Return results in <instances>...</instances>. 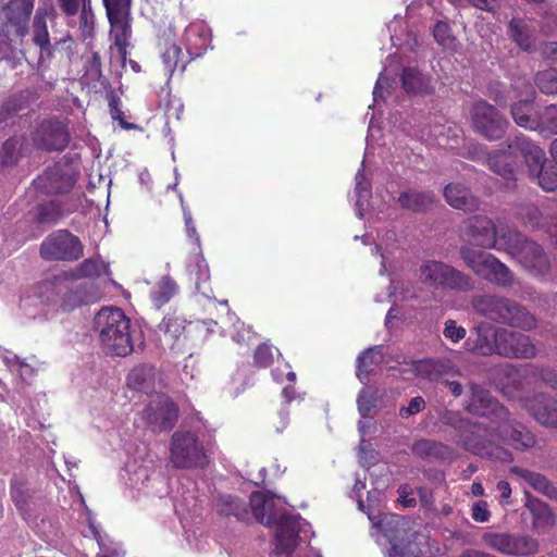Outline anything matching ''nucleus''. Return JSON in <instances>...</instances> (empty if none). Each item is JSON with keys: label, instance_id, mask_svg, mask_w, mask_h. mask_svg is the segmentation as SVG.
<instances>
[{"label": "nucleus", "instance_id": "nucleus-1", "mask_svg": "<svg viewBox=\"0 0 557 557\" xmlns=\"http://www.w3.org/2000/svg\"><path fill=\"white\" fill-rule=\"evenodd\" d=\"M473 416L487 418L494 425L495 437L519 451L534 447L535 435L522 424L513 420L508 408L498 398L492 397L488 391L471 384V397L466 406Z\"/></svg>", "mask_w": 557, "mask_h": 557}, {"label": "nucleus", "instance_id": "nucleus-2", "mask_svg": "<svg viewBox=\"0 0 557 557\" xmlns=\"http://www.w3.org/2000/svg\"><path fill=\"white\" fill-rule=\"evenodd\" d=\"M456 430V443L466 451L492 460L510 462L513 454L504 446L495 444L491 436H495L494 426L488 428L481 422L468 420V418L454 417L447 422Z\"/></svg>", "mask_w": 557, "mask_h": 557}, {"label": "nucleus", "instance_id": "nucleus-3", "mask_svg": "<svg viewBox=\"0 0 557 557\" xmlns=\"http://www.w3.org/2000/svg\"><path fill=\"white\" fill-rule=\"evenodd\" d=\"M95 329L107 352L127 356L134 351L132 320L120 308H102L94 318Z\"/></svg>", "mask_w": 557, "mask_h": 557}, {"label": "nucleus", "instance_id": "nucleus-4", "mask_svg": "<svg viewBox=\"0 0 557 557\" xmlns=\"http://www.w3.org/2000/svg\"><path fill=\"white\" fill-rule=\"evenodd\" d=\"M421 284L434 289L470 292L474 287L471 276L458 268L436 259L421 262L417 271Z\"/></svg>", "mask_w": 557, "mask_h": 557}, {"label": "nucleus", "instance_id": "nucleus-5", "mask_svg": "<svg viewBox=\"0 0 557 557\" xmlns=\"http://www.w3.org/2000/svg\"><path fill=\"white\" fill-rule=\"evenodd\" d=\"M459 252L467 267L479 277L502 287H511L515 283L512 271L493 253L476 250L469 245L461 246Z\"/></svg>", "mask_w": 557, "mask_h": 557}, {"label": "nucleus", "instance_id": "nucleus-6", "mask_svg": "<svg viewBox=\"0 0 557 557\" xmlns=\"http://www.w3.org/2000/svg\"><path fill=\"white\" fill-rule=\"evenodd\" d=\"M170 461L176 469L203 468L209 465L208 455L198 435L181 430L172 434Z\"/></svg>", "mask_w": 557, "mask_h": 557}, {"label": "nucleus", "instance_id": "nucleus-7", "mask_svg": "<svg viewBox=\"0 0 557 557\" xmlns=\"http://www.w3.org/2000/svg\"><path fill=\"white\" fill-rule=\"evenodd\" d=\"M30 139L38 151L63 152L71 141L69 124L59 117H44L34 127Z\"/></svg>", "mask_w": 557, "mask_h": 557}, {"label": "nucleus", "instance_id": "nucleus-8", "mask_svg": "<svg viewBox=\"0 0 557 557\" xmlns=\"http://www.w3.org/2000/svg\"><path fill=\"white\" fill-rule=\"evenodd\" d=\"M39 253L48 261H75L83 257L84 246L78 236L61 228L45 237Z\"/></svg>", "mask_w": 557, "mask_h": 557}, {"label": "nucleus", "instance_id": "nucleus-9", "mask_svg": "<svg viewBox=\"0 0 557 557\" xmlns=\"http://www.w3.org/2000/svg\"><path fill=\"white\" fill-rule=\"evenodd\" d=\"M505 237L512 242L509 252L529 272L537 275L549 273L550 264L547 255L536 242L522 238L519 233L515 232H508Z\"/></svg>", "mask_w": 557, "mask_h": 557}, {"label": "nucleus", "instance_id": "nucleus-10", "mask_svg": "<svg viewBox=\"0 0 557 557\" xmlns=\"http://www.w3.org/2000/svg\"><path fill=\"white\" fill-rule=\"evenodd\" d=\"M470 114L475 132L485 139L498 140L504 137L508 121L492 103L476 101L472 104Z\"/></svg>", "mask_w": 557, "mask_h": 557}, {"label": "nucleus", "instance_id": "nucleus-11", "mask_svg": "<svg viewBox=\"0 0 557 557\" xmlns=\"http://www.w3.org/2000/svg\"><path fill=\"white\" fill-rule=\"evenodd\" d=\"M482 541L487 547L503 555L531 556L539 552L537 540L528 534L485 533Z\"/></svg>", "mask_w": 557, "mask_h": 557}, {"label": "nucleus", "instance_id": "nucleus-12", "mask_svg": "<svg viewBox=\"0 0 557 557\" xmlns=\"http://www.w3.org/2000/svg\"><path fill=\"white\" fill-rule=\"evenodd\" d=\"M537 352L530 335L497 327V355L508 359H534Z\"/></svg>", "mask_w": 557, "mask_h": 557}, {"label": "nucleus", "instance_id": "nucleus-13", "mask_svg": "<svg viewBox=\"0 0 557 557\" xmlns=\"http://www.w3.org/2000/svg\"><path fill=\"white\" fill-rule=\"evenodd\" d=\"M35 0H9L1 8V14L4 16V21L0 25L2 33H5L7 36H26Z\"/></svg>", "mask_w": 557, "mask_h": 557}, {"label": "nucleus", "instance_id": "nucleus-14", "mask_svg": "<svg viewBox=\"0 0 557 557\" xmlns=\"http://www.w3.org/2000/svg\"><path fill=\"white\" fill-rule=\"evenodd\" d=\"M141 417L153 433H161V431L174 428L177 422L178 408L170 397H159L146 405Z\"/></svg>", "mask_w": 557, "mask_h": 557}, {"label": "nucleus", "instance_id": "nucleus-15", "mask_svg": "<svg viewBox=\"0 0 557 557\" xmlns=\"http://www.w3.org/2000/svg\"><path fill=\"white\" fill-rule=\"evenodd\" d=\"M274 553L292 555L298 546L300 533V517L296 515H281L274 521Z\"/></svg>", "mask_w": 557, "mask_h": 557}, {"label": "nucleus", "instance_id": "nucleus-16", "mask_svg": "<svg viewBox=\"0 0 557 557\" xmlns=\"http://www.w3.org/2000/svg\"><path fill=\"white\" fill-rule=\"evenodd\" d=\"M164 338L177 352L184 351L193 341L195 324L177 314H166L159 324Z\"/></svg>", "mask_w": 557, "mask_h": 557}, {"label": "nucleus", "instance_id": "nucleus-17", "mask_svg": "<svg viewBox=\"0 0 557 557\" xmlns=\"http://www.w3.org/2000/svg\"><path fill=\"white\" fill-rule=\"evenodd\" d=\"M35 189L42 195H64L75 186V178L72 174L63 172L60 165L48 166L42 174H39L33 182Z\"/></svg>", "mask_w": 557, "mask_h": 557}, {"label": "nucleus", "instance_id": "nucleus-18", "mask_svg": "<svg viewBox=\"0 0 557 557\" xmlns=\"http://www.w3.org/2000/svg\"><path fill=\"white\" fill-rule=\"evenodd\" d=\"M463 233L472 243L482 248L496 247L497 227L487 215H472L463 222Z\"/></svg>", "mask_w": 557, "mask_h": 557}, {"label": "nucleus", "instance_id": "nucleus-19", "mask_svg": "<svg viewBox=\"0 0 557 557\" xmlns=\"http://www.w3.org/2000/svg\"><path fill=\"white\" fill-rule=\"evenodd\" d=\"M524 407L535 421L544 426L557 428V400L543 394L528 398Z\"/></svg>", "mask_w": 557, "mask_h": 557}, {"label": "nucleus", "instance_id": "nucleus-20", "mask_svg": "<svg viewBox=\"0 0 557 557\" xmlns=\"http://www.w3.org/2000/svg\"><path fill=\"white\" fill-rule=\"evenodd\" d=\"M183 39L189 58L196 59L207 52L211 41V33L206 23L191 22L185 28Z\"/></svg>", "mask_w": 557, "mask_h": 557}, {"label": "nucleus", "instance_id": "nucleus-21", "mask_svg": "<svg viewBox=\"0 0 557 557\" xmlns=\"http://www.w3.org/2000/svg\"><path fill=\"white\" fill-rule=\"evenodd\" d=\"M509 148L519 152L529 168L530 176L534 178L542 163L546 161L543 148L523 134L516 136L509 144Z\"/></svg>", "mask_w": 557, "mask_h": 557}, {"label": "nucleus", "instance_id": "nucleus-22", "mask_svg": "<svg viewBox=\"0 0 557 557\" xmlns=\"http://www.w3.org/2000/svg\"><path fill=\"white\" fill-rule=\"evenodd\" d=\"M504 324L513 329L532 331L537 327L539 320L524 305L507 297Z\"/></svg>", "mask_w": 557, "mask_h": 557}, {"label": "nucleus", "instance_id": "nucleus-23", "mask_svg": "<svg viewBox=\"0 0 557 557\" xmlns=\"http://www.w3.org/2000/svg\"><path fill=\"white\" fill-rule=\"evenodd\" d=\"M506 299L507 297L498 295L476 296L472 300V308L476 314L504 324Z\"/></svg>", "mask_w": 557, "mask_h": 557}, {"label": "nucleus", "instance_id": "nucleus-24", "mask_svg": "<svg viewBox=\"0 0 557 557\" xmlns=\"http://www.w3.org/2000/svg\"><path fill=\"white\" fill-rule=\"evenodd\" d=\"M506 299L507 297L498 295L476 296L472 300V308L476 314L504 324Z\"/></svg>", "mask_w": 557, "mask_h": 557}, {"label": "nucleus", "instance_id": "nucleus-25", "mask_svg": "<svg viewBox=\"0 0 557 557\" xmlns=\"http://www.w3.org/2000/svg\"><path fill=\"white\" fill-rule=\"evenodd\" d=\"M507 34L522 51H534L536 40L534 29L524 17L512 16L507 23Z\"/></svg>", "mask_w": 557, "mask_h": 557}, {"label": "nucleus", "instance_id": "nucleus-26", "mask_svg": "<svg viewBox=\"0 0 557 557\" xmlns=\"http://www.w3.org/2000/svg\"><path fill=\"white\" fill-rule=\"evenodd\" d=\"M444 196L451 208L463 211H476L480 208L479 198L466 185L450 183L445 186Z\"/></svg>", "mask_w": 557, "mask_h": 557}, {"label": "nucleus", "instance_id": "nucleus-27", "mask_svg": "<svg viewBox=\"0 0 557 557\" xmlns=\"http://www.w3.org/2000/svg\"><path fill=\"white\" fill-rule=\"evenodd\" d=\"M249 506L257 521L272 527L275 523L274 497L269 492L255 491L249 497Z\"/></svg>", "mask_w": 557, "mask_h": 557}, {"label": "nucleus", "instance_id": "nucleus-28", "mask_svg": "<svg viewBox=\"0 0 557 557\" xmlns=\"http://www.w3.org/2000/svg\"><path fill=\"white\" fill-rule=\"evenodd\" d=\"M187 270L195 282L198 292L205 297H211L213 289L211 288L209 264L201 252L193 253L188 260Z\"/></svg>", "mask_w": 557, "mask_h": 557}, {"label": "nucleus", "instance_id": "nucleus-29", "mask_svg": "<svg viewBox=\"0 0 557 557\" xmlns=\"http://www.w3.org/2000/svg\"><path fill=\"white\" fill-rule=\"evenodd\" d=\"M412 453L421 459L431 461H444L453 458L454 450L450 446L435 440L414 441Z\"/></svg>", "mask_w": 557, "mask_h": 557}, {"label": "nucleus", "instance_id": "nucleus-30", "mask_svg": "<svg viewBox=\"0 0 557 557\" xmlns=\"http://www.w3.org/2000/svg\"><path fill=\"white\" fill-rule=\"evenodd\" d=\"M510 472L522 479L525 483H528L534 491H537L542 495L557 499V488L555 484H553L549 479H547L543 473L534 472L527 470V468L513 466L510 468Z\"/></svg>", "mask_w": 557, "mask_h": 557}, {"label": "nucleus", "instance_id": "nucleus-31", "mask_svg": "<svg viewBox=\"0 0 557 557\" xmlns=\"http://www.w3.org/2000/svg\"><path fill=\"white\" fill-rule=\"evenodd\" d=\"M515 150L494 151L487 154V164L490 169L505 178L508 185H513L516 182V168L513 161Z\"/></svg>", "mask_w": 557, "mask_h": 557}, {"label": "nucleus", "instance_id": "nucleus-32", "mask_svg": "<svg viewBox=\"0 0 557 557\" xmlns=\"http://www.w3.org/2000/svg\"><path fill=\"white\" fill-rule=\"evenodd\" d=\"M218 516L234 517L238 521H248L250 511L248 504L233 495H219L214 505Z\"/></svg>", "mask_w": 557, "mask_h": 557}, {"label": "nucleus", "instance_id": "nucleus-33", "mask_svg": "<svg viewBox=\"0 0 557 557\" xmlns=\"http://www.w3.org/2000/svg\"><path fill=\"white\" fill-rule=\"evenodd\" d=\"M527 507L532 515V527L534 530H547L555 524V516L548 504L531 496L530 492H525Z\"/></svg>", "mask_w": 557, "mask_h": 557}, {"label": "nucleus", "instance_id": "nucleus-34", "mask_svg": "<svg viewBox=\"0 0 557 557\" xmlns=\"http://www.w3.org/2000/svg\"><path fill=\"white\" fill-rule=\"evenodd\" d=\"M451 363L446 360L423 359L412 361L416 376L430 381H440L451 370Z\"/></svg>", "mask_w": 557, "mask_h": 557}, {"label": "nucleus", "instance_id": "nucleus-35", "mask_svg": "<svg viewBox=\"0 0 557 557\" xmlns=\"http://www.w3.org/2000/svg\"><path fill=\"white\" fill-rule=\"evenodd\" d=\"M398 202L406 210L425 212L435 202V196L430 190L408 189L399 193Z\"/></svg>", "mask_w": 557, "mask_h": 557}, {"label": "nucleus", "instance_id": "nucleus-36", "mask_svg": "<svg viewBox=\"0 0 557 557\" xmlns=\"http://www.w3.org/2000/svg\"><path fill=\"white\" fill-rule=\"evenodd\" d=\"M75 209H65L64 203L59 200L40 202L36 207L35 221L39 224L52 225Z\"/></svg>", "mask_w": 557, "mask_h": 557}, {"label": "nucleus", "instance_id": "nucleus-37", "mask_svg": "<svg viewBox=\"0 0 557 557\" xmlns=\"http://www.w3.org/2000/svg\"><path fill=\"white\" fill-rule=\"evenodd\" d=\"M26 145L24 135H12L1 145L0 166L11 168L17 165L23 156V148Z\"/></svg>", "mask_w": 557, "mask_h": 557}, {"label": "nucleus", "instance_id": "nucleus-38", "mask_svg": "<svg viewBox=\"0 0 557 557\" xmlns=\"http://www.w3.org/2000/svg\"><path fill=\"white\" fill-rule=\"evenodd\" d=\"M512 121L519 127L535 131L536 129V114L534 113V102L532 100H520L513 102L510 108Z\"/></svg>", "mask_w": 557, "mask_h": 557}, {"label": "nucleus", "instance_id": "nucleus-39", "mask_svg": "<svg viewBox=\"0 0 557 557\" xmlns=\"http://www.w3.org/2000/svg\"><path fill=\"white\" fill-rule=\"evenodd\" d=\"M114 36V45L119 50L121 59L126 60L127 47L129 46V36L132 34V26L129 16L122 15L115 16L113 23H110Z\"/></svg>", "mask_w": 557, "mask_h": 557}, {"label": "nucleus", "instance_id": "nucleus-40", "mask_svg": "<svg viewBox=\"0 0 557 557\" xmlns=\"http://www.w3.org/2000/svg\"><path fill=\"white\" fill-rule=\"evenodd\" d=\"M381 347H369L366 348L357 357L356 374L360 381L369 379L370 372L373 371L374 367L380 364Z\"/></svg>", "mask_w": 557, "mask_h": 557}, {"label": "nucleus", "instance_id": "nucleus-41", "mask_svg": "<svg viewBox=\"0 0 557 557\" xmlns=\"http://www.w3.org/2000/svg\"><path fill=\"white\" fill-rule=\"evenodd\" d=\"M535 131L545 136L557 135V104L552 103L536 113Z\"/></svg>", "mask_w": 557, "mask_h": 557}, {"label": "nucleus", "instance_id": "nucleus-42", "mask_svg": "<svg viewBox=\"0 0 557 557\" xmlns=\"http://www.w3.org/2000/svg\"><path fill=\"white\" fill-rule=\"evenodd\" d=\"M153 368L150 366H137L127 375V384L132 389L147 391L153 383Z\"/></svg>", "mask_w": 557, "mask_h": 557}, {"label": "nucleus", "instance_id": "nucleus-43", "mask_svg": "<svg viewBox=\"0 0 557 557\" xmlns=\"http://www.w3.org/2000/svg\"><path fill=\"white\" fill-rule=\"evenodd\" d=\"M177 292V284L174 282L172 277L164 276L157 284L154 289L150 294L151 301L157 305L158 308L160 306L168 304L173 296H175Z\"/></svg>", "mask_w": 557, "mask_h": 557}, {"label": "nucleus", "instance_id": "nucleus-44", "mask_svg": "<svg viewBox=\"0 0 557 557\" xmlns=\"http://www.w3.org/2000/svg\"><path fill=\"white\" fill-rule=\"evenodd\" d=\"M401 86L406 92L418 95V92H424L426 84L423 74L416 70V67L406 66L401 73Z\"/></svg>", "mask_w": 557, "mask_h": 557}, {"label": "nucleus", "instance_id": "nucleus-45", "mask_svg": "<svg viewBox=\"0 0 557 557\" xmlns=\"http://www.w3.org/2000/svg\"><path fill=\"white\" fill-rule=\"evenodd\" d=\"M33 44L40 48L41 53L51 54L49 29L44 15L36 14L33 21Z\"/></svg>", "mask_w": 557, "mask_h": 557}, {"label": "nucleus", "instance_id": "nucleus-46", "mask_svg": "<svg viewBox=\"0 0 557 557\" xmlns=\"http://www.w3.org/2000/svg\"><path fill=\"white\" fill-rule=\"evenodd\" d=\"M182 54V48L175 44L168 46L161 53V60L164 65V70L169 74H173L177 67L183 72L185 71L186 63L180 60Z\"/></svg>", "mask_w": 557, "mask_h": 557}, {"label": "nucleus", "instance_id": "nucleus-47", "mask_svg": "<svg viewBox=\"0 0 557 557\" xmlns=\"http://www.w3.org/2000/svg\"><path fill=\"white\" fill-rule=\"evenodd\" d=\"M544 190H557V165L548 164L546 161L537 169L533 177Z\"/></svg>", "mask_w": 557, "mask_h": 557}, {"label": "nucleus", "instance_id": "nucleus-48", "mask_svg": "<svg viewBox=\"0 0 557 557\" xmlns=\"http://www.w3.org/2000/svg\"><path fill=\"white\" fill-rule=\"evenodd\" d=\"M473 348L474 351L480 355H498L497 327L493 330L492 335H488L487 333H479L476 335Z\"/></svg>", "mask_w": 557, "mask_h": 557}, {"label": "nucleus", "instance_id": "nucleus-49", "mask_svg": "<svg viewBox=\"0 0 557 557\" xmlns=\"http://www.w3.org/2000/svg\"><path fill=\"white\" fill-rule=\"evenodd\" d=\"M82 278L100 277L108 272V265L101 258H88L78 263Z\"/></svg>", "mask_w": 557, "mask_h": 557}, {"label": "nucleus", "instance_id": "nucleus-50", "mask_svg": "<svg viewBox=\"0 0 557 557\" xmlns=\"http://www.w3.org/2000/svg\"><path fill=\"white\" fill-rule=\"evenodd\" d=\"M26 101L22 95L8 97L0 107V124L7 123L8 119L17 115L25 108Z\"/></svg>", "mask_w": 557, "mask_h": 557}, {"label": "nucleus", "instance_id": "nucleus-51", "mask_svg": "<svg viewBox=\"0 0 557 557\" xmlns=\"http://www.w3.org/2000/svg\"><path fill=\"white\" fill-rule=\"evenodd\" d=\"M534 84L544 95H557V75L554 71L537 72Z\"/></svg>", "mask_w": 557, "mask_h": 557}, {"label": "nucleus", "instance_id": "nucleus-52", "mask_svg": "<svg viewBox=\"0 0 557 557\" xmlns=\"http://www.w3.org/2000/svg\"><path fill=\"white\" fill-rule=\"evenodd\" d=\"M109 23H113L116 16H131L132 0H103Z\"/></svg>", "mask_w": 557, "mask_h": 557}, {"label": "nucleus", "instance_id": "nucleus-53", "mask_svg": "<svg viewBox=\"0 0 557 557\" xmlns=\"http://www.w3.org/2000/svg\"><path fill=\"white\" fill-rule=\"evenodd\" d=\"M377 397L375 392L370 387H364L357 396V408L362 417H368L375 408Z\"/></svg>", "mask_w": 557, "mask_h": 557}, {"label": "nucleus", "instance_id": "nucleus-54", "mask_svg": "<svg viewBox=\"0 0 557 557\" xmlns=\"http://www.w3.org/2000/svg\"><path fill=\"white\" fill-rule=\"evenodd\" d=\"M435 41L442 47H450L455 40L451 35V27L447 22L438 21L433 29Z\"/></svg>", "mask_w": 557, "mask_h": 557}, {"label": "nucleus", "instance_id": "nucleus-55", "mask_svg": "<svg viewBox=\"0 0 557 557\" xmlns=\"http://www.w3.org/2000/svg\"><path fill=\"white\" fill-rule=\"evenodd\" d=\"M274 348L268 344H260L255 350V363L260 368H268L273 364Z\"/></svg>", "mask_w": 557, "mask_h": 557}, {"label": "nucleus", "instance_id": "nucleus-56", "mask_svg": "<svg viewBox=\"0 0 557 557\" xmlns=\"http://www.w3.org/2000/svg\"><path fill=\"white\" fill-rule=\"evenodd\" d=\"M109 113L114 121L120 122L121 127L125 129L134 127L132 123L126 122L124 111L121 108V100L114 95L109 97Z\"/></svg>", "mask_w": 557, "mask_h": 557}, {"label": "nucleus", "instance_id": "nucleus-57", "mask_svg": "<svg viewBox=\"0 0 557 557\" xmlns=\"http://www.w3.org/2000/svg\"><path fill=\"white\" fill-rule=\"evenodd\" d=\"M444 335L447 339H450L453 342H459L465 338L467 335V330L462 326H457L456 321L454 320H447L445 322V327L443 331Z\"/></svg>", "mask_w": 557, "mask_h": 557}, {"label": "nucleus", "instance_id": "nucleus-58", "mask_svg": "<svg viewBox=\"0 0 557 557\" xmlns=\"http://www.w3.org/2000/svg\"><path fill=\"white\" fill-rule=\"evenodd\" d=\"M79 280L82 278L79 273V264L75 265L69 271H64L61 276H53L42 281V287H52L61 282V280Z\"/></svg>", "mask_w": 557, "mask_h": 557}, {"label": "nucleus", "instance_id": "nucleus-59", "mask_svg": "<svg viewBox=\"0 0 557 557\" xmlns=\"http://www.w3.org/2000/svg\"><path fill=\"white\" fill-rule=\"evenodd\" d=\"M425 406V400L422 396H416L412 397L408 407H401L398 410V414L401 418H409L410 416L417 414V412H420L423 410Z\"/></svg>", "mask_w": 557, "mask_h": 557}, {"label": "nucleus", "instance_id": "nucleus-60", "mask_svg": "<svg viewBox=\"0 0 557 557\" xmlns=\"http://www.w3.org/2000/svg\"><path fill=\"white\" fill-rule=\"evenodd\" d=\"M491 517L488 504L486 502H476L471 508V518L476 522H487Z\"/></svg>", "mask_w": 557, "mask_h": 557}, {"label": "nucleus", "instance_id": "nucleus-61", "mask_svg": "<svg viewBox=\"0 0 557 557\" xmlns=\"http://www.w3.org/2000/svg\"><path fill=\"white\" fill-rule=\"evenodd\" d=\"M467 159L473 161H480L482 159L488 158V154L484 147L479 144H470L466 147V152L462 153Z\"/></svg>", "mask_w": 557, "mask_h": 557}, {"label": "nucleus", "instance_id": "nucleus-62", "mask_svg": "<svg viewBox=\"0 0 557 557\" xmlns=\"http://www.w3.org/2000/svg\"><path fill=\"white\" fill-rule=\"evenodd\" d=\"M535 375L544 384L557 389V373L555 371L549 370V368H537Z\"/></svg>", "mask_w": 557, "mask_h": 557}, {"label": "nucleus", "instance_id": "nucleus-63", "mask_svg": "<svg viewBox=\"0 0 557 557\" xmlns=\"http://www.w3.org/2000/svg\"><path fill=\"white\" fill-rule=\"evenodd\" d=\"M57 2L66 16H75L79 12L81 0H57Z\"/></svg>", "mask_w": 557, "mask_h": 557}, {"label": "nucleus", "instance_id": "nucleus-64", "mask_svg": "<svg viewBox=\"0 0 557 557\" xmlns=\"http://www.w3.org/2000/svg\"><path fill=\"white\" fill-rule=\"evenodd\" d=\"M398 498L401 504L407 506L408 508H412L416 506V497L412 496V492L409 485L404 484L398 487Z\"/></svg>", "mask_w": 557, "mask_h": 557}]
</instances>
